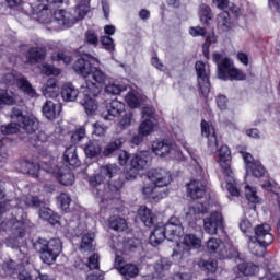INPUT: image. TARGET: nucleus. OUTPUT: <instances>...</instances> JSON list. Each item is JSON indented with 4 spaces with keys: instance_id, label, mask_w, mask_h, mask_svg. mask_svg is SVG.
<instances>
[{
    "instance_id": "obj_1",
    "label": "nucleus",
    "mask_w": 280,
    "mask_h": 280,
    "mask_svg": "<svg viewBox=\"0 0 280 280\" xmlns=\"http://www.w3.org/2000/svg\"><path fill=\"white\" fill-rule=\"evenodd\" d=\"M121 168L115 164H107L100 167L98 174L89 178V185L100 198H113L124 187V180L119 177Z\"/></svg>"
},
{
    "instance_id": "obj_2",
    "label": "nucleus",
    "mask_w": 280,
    "mask_h": 280,
    "mask_svg": "<svg viewBox=\"0 0 280 280\" xmlns=\"http://www.w3.org/2000/svg\"><path fill=\"white\" fill-rule=\"evenodd\" d=\"M147 178L152 185L142 188V194L147 200L151 202H160L163 198H167V187L172 183V174L164 168H151L147 173Z\"/></svg>"
},
{
    "instance_id": "obj_3",
    "label": "nucleus",
    "mask_w": 280,
    "mask_h": 280,
    "mask_svg": "<svg viewBox=\"0 0 280 280\" xmlns=\"http://www.w3.org/2000/svg\"><path fill=\"white\" fill-rule=\"evenodd\" d=\"M201 135L208 139V152L210 154H218L219 152V165L223 171V174H231V150L228 145L218 148V136L215 129L211 122L201 120Z\"/></svg>"
},
{
    "instance_id": "obj_4",
    "label": "nucleus",
    "mask_w": 280,
    "mask_h": 280,
    "mask_svg": "<svg viewBox=\"0 0 280 280\" xmlns=\"http://www.w3.org/2000/svg\"><path fill=\"white\" fill-rule=\"evenodd\" d=\"M75 15L71 14V12L59 9L54 13V24H59V27H71V25H75L78 21H82L89 12H91V7H89V0H80L79 5H77L74 10Z\"/></svg>"
},
{
    "instance_id": "obj_5",
    "label": "nucleus",
    "mask_w": 280,
    "mask_h": 280,
    "mask_svg": "<svg viewBox=\"0 0 280 280\" xmlns=\"http://www.w3.org/2000/svg\"><path fill=\"white\" fill-rule=\"evenodd\" d=\"M213 62L217 65V75L219 80H246V73L244 71L235 68L233 60L229 57H224L222 54H213Z\"/></svg>"
},
{
    "instance_id": "obj_6",
    "label": "nucleus",
    "mask_w": 280,
    "mask_h": 280,
    "mask_svg": "<svg viewBox=\"0 0 280 280\" xmlns=\"http://www.w3.org/2000/svg\"><path fill=\"white\" fill-rule=\"evenodd\" d=\"M33 248L36 253H39L44 264L51 265L58 259V255L62 253V241L60 238H51L50 241L38 238L33 243Z\"/></svg>"
},
{
    "instance_id": "obj_7",
    "label": "nucleus",
    "mask_w": 280,
    "mask_h": 280,
    "mask_svg": "<svg viewBox=\"0 0 280 280\" xmlns=\"http://www.w3.org/2000/svg\"><path fill=\"white\" fill-rule=\"evenodd\" d=\"M11 119L18 121L20 128L26 132V135H34L39 128L38 119L34 115H25L19 107H13L11 110Z\"/></svg>"
},
{
    "instance_id": "obj_8",
    "label": "nucleus",
    "mask_w": 280,
    "mask_h": 280,
    "mask_svg": "<svg viewBox=\"0 0 280 280\" xmlns=\"http://www.w3.org/2000/svg\"><path fill=\"white\" fill-rule=\"evenodd\" d=\"M83 93L85 94V98L81 104L84 107L86 115H95L100 106L93 97H97V95L102 93V86H98L97 83H94L93 81H86Z\"/></svg>"
},
{
    "instance_id": "obj_9",
    "label": "nucleus",
    "mask_w": 280,
    "mask_h": 280,
    "mask_svg": "<svg viewBox=\"0 0 280 280\" xmlns=\"http://www.w3.org/2000/svg\"><path fill=\"white\" fill-rule=\"evenodd\" d=\"M3 84L12 86L15 84L20 91L28 95V97H38L36 90L32 86V83L25 77H15L13 73H7L2 77Z\"/></svg>"
},
{
    "instance_id": "obj_10",
    "label": "nucleus",
    "mask_w": 280,
    "mask_h": 280,
    "mask_svg": "<svg viewBox=\"0 0 280 280\" xmlns=\"http://www.w3.org/2000/svg\"><path fill=\"white\" fill-rule=\"evenodd\" d=\"M95 62L100 63V59L93 57L92 55H83L81 58L74 61L73 71L77 73V75H81V78H89V75H91L95 69Z\"/></svg>"
},
{
    "instance_id": "obj_11",
    "label": "nucleus",
    "mask_w": 280,
    "mask_h": 280,
    "mask_svg": "<svg viewBox=\"0 0 280 280\" xmlns=\"http://www.w3.org/2000/svg\"><path fill=\"white\" fill-rule=\"evenodd\" d=\"M25 12H33V19L38 21V23H43L44 25H49V23H54L51 19H54V14L49 9V4H38L37 7H32L30 3L24 4Z\"/></svg>"
},
{
    "instance_id": "obj_12",
    "label": "nucleus",
    "mask_w": 280,
    "mask_h": 280,
    "mask_svg": "<svg viewBox=\"0 0 280 280\" xmlns=\"http://www.w3.org/2000/svg\"><path fill=\"white\" fill-rule=\"evenodd\" d=\"M202 241L194 234H188L184 237L180 244H177L176 249L173 252V257H187L192 248H199Z\"/></svg>"
},
{
    "instance_id": "obj_13",
    "label": "nucleus",
    "mask_w": 280,
    "mask_h": 280,
    "mask_svg": "<svg viewBox=\"0 0 280 280\" xmlns=\"http://www.w3.org/2000/svg\"><path fill=\"white\" fill-rule=\"evenodd\" d=\"M195 69L198 75V84L201 95L207 97L211 91V82L209 81V70H207V65L202 61H197Z\"/></svg>"
},
{
    "instance_id": "obj_14",
    "label": "nucleus",
    "mask_w": 280,
    "mask_h": 280,
    "mask_svg": "<svg viewBox=\"0 0 280 280\" xmlns=\"http://www.w3.org/2000/svg\"><path fill=\"white\" fill-rule=\"evenodd\" d=\"M253 240H256L261 246H270L275 242L272 228L268 223H262L254 228Z\"/></svg>"
},
{
    "instance_id": "obj_15",
    "label": "nucleus",
    "mask_w": 280,
    "mask_h": 280,
    "mask_svg": "<svg viewBox=\"0 0 280 280\" xmlns=\"http://www.w3.org/2000/svg\"><path fill=\"white\" fill-rule=\"evenodd\" d=\"M203 229L209 235H218L224 229V218L220 212H212L203 220Z\"/></svg>"
},
{
    "instance_id": "obj_16",
    "label": "nucleus",
    "mask_w": 280,
    "mask_h": 280,
    "mask_svg": "<svg viewBox=\"0 0 280 280\" xmlns=\"http://www.w3.org/2000/svg\"><path fill=\"white\" fill-rule=\"evenodd\" d=\"M3 231L12 233L14 237L23 238L25 237V223L16 219L4 221L0 223V233Z\"/></svg>"
},
{
    "instance_id": "obj_17",
    "label": "nucleus",
    "mask_w": 280,
    "mask_h": 280,
    "mask_svg": "<svg viewBox=\"0 0 280 280\" xmlns=\"http://www.w3.org/2000/svg\"><path fill=\"white\" fill-rule=\"evenodd\" d=\"M26 207H33L34 209H39V218L42 220H49L52 215V211L45 207V201L40 200L37 196L27 195L24 198Z\"/></svg>"
},
{
    "instance_id": "obj_18",
    "label": "nucleus",
    "mask_w": 280,
    "mask_h": 280,
    "mask_svg": "<svg viewBox=\"0 0 280 280\" xmlns=\"http://www.w3.org/2000/svg\"><path fill=\"white\" fill-rule=\"evenodd\" d=\"M126 110V104L118 100H113L106 105V109L102 113L103 119L105 121H113L115 117H119Z\"/></svg>"
},
{
    "instance_id": "obj_19",
    "label": "nucleus",
    "mask_w": 280,
    "mask_h": 280,
    "mask_svg": "<svg viewBox=\"0 0 280 280\" xmlns=\"http://www.w3.org/2000/svg\"><path fill=\"white\" fill-rule=\"evenodd\" d=\"M168 242H174L176 237H180L183 235V224L180 223V219L176 217H172L170 222L165 224Z\"/></svg>"
},
{
    "instance_id": "obj_20",
    "label": "nucleus",
    "mask_w": 280,
    "mask_h": 280,
    "mask_svg": "<svg viewBox=\"0 0 280 280\" xmlns=\"http://www.w3.org/2000/svg\"><path fill=\"white\" fill-rule=\"evenodd\" d=\"M206 192L205 185L198 179H192L187 185V194L192 200H200V198L205 197Z\"/></svg>"
},
{
    "instance_id": "obj_21",
    "label": "nucleus",
    "mask_w": 280,
    "mask_h": 280,
    "mask_svg": "<svg viewBox=\"0 0 280 280\" xmlns=\"http://www.w3.org/2000/svg\"><path fill=\"white\" fill-rule=\"evenodd\" d=\"M42 93L44 97H50V100H56L60 95V86L58 85V80L56 78L49 79L43 86Z\"/></svg>"
},
{
    "instance_id": "obj_22",
    "label": "nucleus",
    "mask_w": 280,
    "mask_h": 280,
    "mask_svg": "<svg viewBox=\"0 0 280 280\" xmlns=\"http://www.w3.org/2000/svg\"><path fill=\"white\" fill-rule=\"evenodd\" d=\"M150 244L151 246H159L163 244L165 240H170L167 236V226L166 225H156L153 232L150 235Z\"/></svg>"
},
{
    "instance_id": "obj_23",
    "label": "nucleus",
    "mask_w": 280,
    "mask_h": 280,
    "mask_svg": "<svg viewBox=\"0 0 280 280\" xmlns=\"http://www.w3.org/2000/svg\"><path fill=\"white\" fill-rule=\"evenodd\" d=\"M174 144L170 140H155L152 143V151L158 156H167L172 152Z\"/></svg>"
},
{
    "instance_id": "obj_24",
    "label": "nucleus",
    "mask_w": 280,
    "mask_h": 280,
    "mask_svg": "<svg viewBox=\"0 0 280 280\" xmlns=\"http://www.w3.org/2000/svg\"><path fill=\"white\" fill-rule=\"evenodd\" d=\"M47 58V48L45 47H32L26 54V59L30 65H36V62H43Z\"/></svg>"
},
{
    "instance_id": "obj_25",
    "label": "nucleus",
    "mask_w": 280,
    "mask_h": 280,
    "mask_svg": "<svg viewBox=\"0 0 280 280\" xmlns=\"http://www.w3.org/2000/svg\"><path fill=\"white\" fill-rule=\"evenodd\" d=\"M62 113V104H56L51 101H47L43 106V114L46 119H49L50 121L56 119L58 115Z\"/></svg>"
},
{
    "instance_id": "obj_26",
    "label": "nucleus",
    "mask_w": 280,
    "mask_h": 280,
    "mask_svg": "<svg viewBox=\"0 0 280 280\" xmlns=\"http://www.w3.org/2000/svg\"><path fill=\"white\" fill-rule=\"evenodd\" d=\"M80 95V91L75 89L73 83H65L61 88V97L63 102H75Z\"/></svg>"
},
{
    "instance_id": "obj_27",
    "label": "nucleus",
    "mask_w": 280,
    "mask_h": 280,
    "mask_svg": "<svg viewBox=\"0 0 280 280\" xmlns=\"http://www.w3.org/2000/svg\"><path fill=\"white\" fill-rule=\"evenodd\" d=\"M217 26L221 32H229V30H233L234 23L231 20V13L228 11L221 12L217 16Z\"/></svg>"
},
{
    "instance_id": "obj_28",
    "label": "nucleus",
    "mask_w": 280,
    "mask_h": 280,
    "mask_svg": "<svg viewBox=\"0 0 280 280\" xmlns=\"http://www.w3.org/2000/svg\"><path fill=\"white\" fill-rule=\"evenodd\" d=\"M63 161L66 165L71 167H80V159H78V149L75 147H69L63 153Z\"/></svg>"
},
{
    "instance_id": "obj_29",
    "label": "nucleus",
    "mask_w": 280,
    "mask_h": 280,
    "mask_svg": "<svg viewBox=\"0 0 280 280\" xmlns=\"http://www.w3.org/2000/svg\"><path fill=\"white\" fill-rule=\"evenodd\" d=\"M56 178L58 183H60V185H63L65 187H71V185L75 183V176L69 170L65 171L62 168H59L56 173Z\"/></svg>"
},
{
    "instance_id": "obj_30",
    "label": "nucleus",
    "mask_w": 280,
    "mask_h": 280,
    "mask_svg": "<svg viewBox=\"0 0 280 280\" xmlns=\"http://www.w3.org/2000/svg\"><path fill=\"white\" fill-rule=\"evenodd\" d=\"M203 213H207V208L205 207V205L198 202L189 207L186 210L185 215L187 220L194 221L198 220V218H200V215H202Z\"/></svg>"
},
{
    "instance_id": "obj_31",
    "label": "nucleus",
    "mask_w": 280,
    "mask_h": 280,
    "mask_svg": "<svg viewBox=\"0 0 280 280\" xmlns=\"http://www.w3.org/2000/svg\"><path fill=\"white\" fill-rule=\"evenodd\" d=\"M84 152L88 159H95L102 154V143L97 140H91L85 144Z\"/></svg>"
},
{
    "instance_id": "obj_32",
    "label": "nucleus",
    "mask_w": 280,
    "mask_h": 280,
    "mask_svg": "<svg viewBox=\"0 0 280 280\" xmlns=\"http://www.w3.org/2000/svg\"><path fill=\"white\" fill-rule=\"evenodd\" d=\"M138 215L141 222H143V224H145L147 226H152V224H154V222L156 221V217L154 215V213H152V210H150V208L145 206H141L139 208Z\"/></svg>"
},
{
    "instance_id": "obj_33",
    "label": "nucleus",
    "mask_w": 280,
    "mask_h": 280,
    "mask_svg": "<svg viewBox=\"0 0 280 280\" xmlns=\"http://www.w3.org/2000/svg\"><path fill=\"white\" fill-rule=\"evenodd\" d=\"M20 172H22V174H30L34 178H38L40 167L37 164H34V162L24 160L20 162Z\"/></svg>"
},
{
    "instance_id": "obj_34",
    "label": "nucleus",
    "mask_w": 280,
    "mask_h": 280,
    "mask_svg": "<svg viewBox=\"0 0 280 280\" xmlns=\"http://www.w3.org/2000/svg\"><path fill=\"white\" fill-rule=\"evenodd\" d=\"M109 229L112 231H117L118 233H121L128 229V222L126 219L119 217V215H113L108 219Z\"/></svg>"
},
{
    "instance_id": "obj_35",
    "label": "nucleus",
    "mask_w": 280,
    "mask_h": 280,
    "mask_svg": "<svg viewBox=\"0 0 280 280\" xmlns=\"http://www.w3.org/2000/svg\"><path fill=\"white\" fill-rule=\"evenodd\" d=\"M126 143V139L124 137H118L113 139L103 150V156H110V154H115L117 150H120L121 145Z\"/></svg>"
},
{
    "instance_id": "obj_36",
    "label": "nucleus",
    "mask_w": 280,
    "mask_h": 280,
    "mask_svg": "<svg viewBox=\"0 0 280 280\" xmlns=\"http://www.w3.org/2000/svg\"><path fill=\"white\" fill-rule=\"evenodd\" d=\"M148 161L149 158L148 155H145V153H138L136 154L131 161L130 164L138 170L139 172H141L142 170H145L148 167Z\"/></svg>"
},
{
    "instance_id": "obj_37",
    "label": "nucleus",
    "mask_w": 280,
    "mask_h": 280,
    "mask_svg": "<svg viewBox=\"0 0 280 280\" xmlns=\"http://www.w3.org/2000/svg\"><path fill=\"white\" fill-rule=\"evenodd\" d=\"M266 248H268V246L261 245L259 241L253 238V236H249L248 249L250 250L252 255L260 257L264 255V253H266Z\"/></svg>"
},
{
    "instance_id": "obj_38",
    "label": "nucleus",
    "mask_w": 280,
    "mask_h": 280,
    "mask_svg": "<svg viewBox=\"0 0 280 280\" xmlns=\"http://www.w3.org/2000/svg\"><path fill=\"white\" fill-rule=\"evenodd\" d=\"M119 272L125 280L135 279V277L139 275V267H137V265L127 264L119 268Z\"/></svg>"
},
{
    "instance_id": "obj_39",
    "label": "nucleus",
    "mask_w": 280,
    "mask_h": 280,
    "mask_svg": "<svg viewBox=\"0 0 280 280\" xmlns=\"http://www.w3.org/2000/svg\"><path fill=\"white\" fill-rule=\"evenodd\" d=\"M200 22L203 25L210 26L213 21V12L211 11V7L201 4L199 11Z\"/></svg>"
},
{
    "instance_id": "obj_40",
    "label": "nucleus",
    "mask_w": 280,
    "mask_h": 280,
    "mask_svg": "<svg viewBox=\"0 0 280 280\" xmlns=\"http://www.w3.org/2000/svg\"><path fill=\"white\" fill-rule=\"evenodd\" d=\"M245 198L249 202V209H253V211H255V209H257L256 205H259V198L257 196V190L250 186H246L245 187Z\"/></svg>"
},
{
    "instance_id": "obj_41",
    "label": "nucleus",
    "mask_w": 280,
    "mask_h": 280,
    "mask_svg": "<svg viewBox=\"0 0 280 280\" xmlns=\"http://www.w3.org/2000/svg\"><path fill=\"white\" fill-rule=\"evenodd\" d=\"M198 266L200 269H202L205 272H207L208 275H214V272H217L218 270V260L215 259H200L198 261Z\"/></svg>"
},
{
    "instance_id": "obj_42",
    "label": "nucleus",
    "mask_w": 280,
    "mask_h": 280,
    "mask_svg": "<svg viewBox=\"0 0 280 280\" xmlns=\"http://www.w3.org/2000/svg\"><path fill=\"white\" fill-rule=\"evenodd\" d=\"M237 269L242 275H245V277H253V275L259 272V267L253 262H242L237 266Z\"/></svg>"
},
{
    "instance_id": "obj_43",
    "label": "nucleus",
    "mask_w": 280,
    "mask_h": 280,
    "mask_svg": "<svg viewBox=\"0 0 280 280\" xmlns=\"http://www.w3.org/2000/svg\"><path fill=\"white\" fill-rule=\"evenodd\" d=\"M209 253H215L220 257V252L224 249V243L220 238L212 237L207 242Z\"/></svg>"
},
{
    "instance_id": "obj_44",
    "label": "nucleus",
    "mask_w": 280,
    "mask_h": 280,
    "mask_svg": "<svg viewBox=\"0 0 280 280\" xmlns=\"http://www.w3.org/2000/svg\"><path fill=\"white\" fill-rule=\"evenodd\" d=\"M240 257V252L232 245H223V249L220 250V259H236Z\"/></svg>"
},
{
    "instance_id": "obj_45",
    "label": "nucleus",
    "mask_w": 280,
    "mask_h": 280,
    "mask_svg": "<svg viewBox=\"0 0 280 280\" xmlns=\"http://www.w3.org/2000/svg\"><path fill=\"white\" fill-rule=\"evenodd\" d=\"M226 180V187L229 194L231 196H240V189H237V186L235 185V179H233V171H231L230 174H223Z\"/></svg>"
},
{
    "instance_id": "obj_46",
    "label": "nucleus",
    "mask_w": 280,
    "mask_h": 280,
    "mask_svg": "<svg viewBox=\"0 0 280 280\" xmlns=\"http://www.w3.org/2000/svg\"><path fill=\"white\" fill-rule=\"evenodd\" d=\"M92 78L98 84L97 86H102L108 82V75L104 73L101 69H97L94 66L93 72H92Z\"/></svg>"
},
{
    "instance_id": "obj_47",
    "label": "nucleus",
    "mask_w": 280,
    "mask_h": 280,
    "mask_svg": "<svg viewBox=\"0 0 280 280\" xmlns=\"http://www.w3.org/2000/svg\"><path fill=\"white\" fill-rule=\"evenodd\" d=\"M95 240V234H85L82 236L80 248L81 250H93V241Z\"/></svg>"
},
{
    "instance_id": "obj_48",
    "label": "nucleus",
    "mask_w": 280,
    "mask_h": 280,
    "mask_svg": "<svg viewBox=\"0 0 280 280\" xmlns=\"http://www.w3.org/2000/svg\"><path fill=\"white\" fill-rule=\"evenodd\" d=\"M253 174V176H255L256 178H261V176H264V174H266V168H264V166L261 165V163L259 162H255V164L250 165L247 168V174Z\"/></svg>"
},
{
    "instance_id": "obj_49",
    "label": "nucleus",
    "mask_w": 280,
    "mask_h": 280,
    "mask_svg": "<svg viewBox=\"0 0 280 280\" xmlns=\"http://www.w3.org/2000/svg\"><path fill=\"white\" fill-rule=\"evenodd\" d=\"M57 202L62 211H69V207H71V197L65 192H61L57 197Z\"/></svg>"
},
{
    "instance_id": "obj_50",
    "label": "nucleus",
    "mask_w": 280,
    "mask_h": 280,
    "mask_svg": "<svg viewBox=\"0 0 280 280\" xmlns=\"http://www.w3.org/2000/svg\"><path fill=\"white\" fill-rule=\"evenodd\" d=\"M48 141L49 135H47L45 131H39L37 135L28 138V142H31L32 145H38V143H47Z\"/></svg>"
},
{
    "instance_id": "obj_51",
    "label": "nucleus",
    "mask_w": 280,
    "mask_h": 280,
    "mask_svg": "<svg viewBox=\"0 0 280 280\" xmlns=\"http://www.w3.org/2000/svg\"><path fill=\"white\" fill-rule=\"evenodd\" d=\"M172 268V261L167 258H161L155 264V270L159 272V275H163V272H167Z\"/></svg>"
},
{
    "instance_id": "obj_52",
    "label": "nucleus",
    "mask_w": 280,
    "mask_h": 280,
    "mask_svg": "<svg viewBox=\"0 0 280 280\" xmlns=\"http://www.w3.org/2000/svg\"><path fill=\"white\" fill-rule=\"evenodd\" d=\"M14 102V94H12V92L0 90V104L11 106Z\"/></svg>"
},
{
    "instance_id": "obj_53",
    "label": "nucleus",
    "mask_w": 280,
    "mask_h": 280,
    "mask_svg": "<svg viewBox=\"0 0 280 280\" xmlns=\"http://www.w3.org/2000/svg\"><path fill=\"white\" fill-rule=\"evenodd\" d=\"M154 130V124L150 119H145L139 126V132H141L144 137H148Z\"/></svg>"
},
{
    "instance_id": "obj_54",
    "label": "nucleus",
    "mask_w": 280,
    "mask_h": 280,
    "mask_svg": "<svg viewBox=\"0 0 280 280\" xmlns=\"http://www.w3.org/2000/svg\"><path fill=\"white\" fill-rule=\"evenodd\" d=\"M19 128H21L19 122H10L8 125L1 126L0 130L2 135H16V132H19Z\"/></svg>"
},
{
    "instance_id": "obj_55",
    "label": "nucleus",
    "mask_w": 280,
    "mask_h": 280,
    "mask_svg": "<svg viewBox=\"0 0 280 280\" xmlns=\"http://www.w3.org/2000/svg\"><path fill=\"white\" fill-rule=\"evenodd\" d=\"M132 112H127L122 118L119 120L118 126L121 130H126V128H129L132 124Z\"/></svg>"
},
{
    "instance_id": "obj_56",
    "label": "nucleus",
    "mask_w": 280,
    "mask_h": 280,
    "mask_svg": "<svg viewBox=\"0 0 280 280\" xmlns=\"http://www.w3.org/2000/svg\"><path fill=\"white\" fill-rule=\"evenodd\" d=\"M105 93L108 95H119V93H121V88L116 83L107 81L105 84Z\"/></svg>"
},
{
    "instance_id": "obj_57",
    "label": "nucleus",
    "mask_w": 280,
    "mask_h": 280,
    "mask_svg": "<svg viewBox=\"0 0 280 280\" xmlns=\"http://www.w3.org/2000/svg\"><path fill=\"white\" fill-rule=\"evenodd\" d=\"M139 168L133 167L131 164L125 168V177L127 180H135L139 176Z\"/></svg>"
},
{
    "instance_id": "obj_58",
    "label": "nucleus",
    "mask_w": 280,
    "mask_h": 280,
    "mask_svg": "<svg viewBox=\"0 0 280 280\" xmlns=\"http://www.w3.org/2000/svg\"><path fill=\"white\" fill-rule=\"evenodd\" d=\"M84 137H86V129L84 127H80L72 133L71 141L72 143H80Z\"/></svg>"
},
{
    "instance_id": "obj_59",
    "label": "nucleus",
    "mask_w": 280,
    "mask_h": 280,
    "mask_svg": "<svg viewBox=\"0 0 280 280\" xmlns=\"http://www.w3.org/2000/svg\"><path fill=\"white\" fill-rule=\"evenodd\" d=\"M85 43H88V45H93L94 47H97L100 39L97 38V34H95L94 31H88L85 33Z\"/></svg>"
},
{
    "instance_id": "obj_60",
    "label": "nucleus",
    "mask_w": 280,
    "mask_h": 280,
    "mask_svg": "<svg viewBox=\"0 0 280 280\" xmlns=\"http://www.w3.org/2000/svg\"><path fill=\"white\" fill-rule=\"evenodd\" d=\"M93 128H94L93 135H96V137H106L108 127L104 126V124L95 122L93 125Z\"/></svg>"
},
{
    "instance_id": "obj_61",
    "label": "nucleus",
    "mask_w": 280,
    "mask_h": 280,
    "mask_svg": "<svg viewBox=\"0 0 280 280\" xmlns=\"http://www.w3.org/2000/svg\"><path fill=\"white\" fill-rule=\"evenodd\" d=\"M240 229L245 235H248V233H253V231H255V229H253V223H250L247 219H243L241 221Z\"/></svg>"
},
{
    "instance_id": "obj_62",
    "label": "nucleus",
    "mask_w": 280,
    "mask_h": 280,
    "mask_svg": "<svg viewBox=\"0 0 280 280\" xmlns=\"http://www.w3.org/2000/svg\"><path fill=\"white\" fill-rule=\"evenodd\" d=\"M101 43L107 51H115V43L109 36H102Z\"/></svg>"
},
{
    "instance_id": "obj_63",
    "label": "nucleus",
    "mask_w": 280,
    "mask_h": 280,
    "mask_svg": "<svg viewBox=\"0 0 280 280\" xmlns=\"http://www.w3.org/2000/svg\"><path fill=\"white\" fill-rule=\"evenodd\" d=\"M189 34L191 36H202L205 38L207 36V28L200 26L190 27Z\"/></svg>"
},
{
    "instance_id": "obj_64",
    "label": "nucleus",
    "mask_w": 280,
    "mask_h": 280,
    "mask_svg": "<svg viewBox=\"0 0 280 280\" xmlns=\"http://www.w3.org/2000/svg\"><path fill=\"white\" fill-rule=\"evenodd\" d=\"M139 240L138 238H129L124 245L125 250H135L137 246H139Z\"/></svg>"
}]
</instances>
